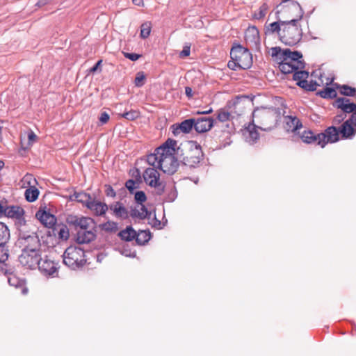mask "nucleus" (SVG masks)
Wrapping results in <instances>:
<instances>
[{
    "label": "nucleus",
    "mask_w": 356,
    "mask_h": 356,
    "mask_svg": "<svg viewBox=\"0 0 356 356\" xmlns=\"http://www.w3.org/2000/svg\"><path fill=\"white\" fill-rule=\"evenodd\" d=\"M286 11H296L298 14L296 18L290 20H286L283 22L284 26L280 33V41L289 46H293L298 44L302 35L300 26L298 22L302 19L304 11L300 5L297 1H292L284 6Z\"/></svg>",
    "instance_id": "1"
},
{
    "label": "nucleus",
    "mask_w": 356,
    "mask_h": 356,
    "mask_svg": "<svg viewBox=\"0 0 356 356\" xmlns=\"http://www.w3.org/2000/svg\"><path fill=\"white\" fill-rule=\"evenodd\" d=\"M203 156L202 148L196 142L186 141L177 147V157L179 162L191 168L197 167Z\"/></svg>",
    "instance_id": "2"
},
{
    "label": "nucleus",
    "mask_w": 356,
    "mask_h": 356,
    "mask_svg": "<svg viewBox=\"0 0 356 356\" xmlns=\"http://www.w3.org/2000/svg\"><path fill=\"white\" fill-rule=\"evenodd\" d=\"M300 138L305 143H315L324 147L327 143H336L339 140V131L336 127L331 126L327 127L325 132L316 134L311 130H305L302 133Z\"/></svg>",
    "instance_id": "3"
},
{
    "label": "nucleus",
    "mask_w": 356,
    "mask_h": 356,
    "mask_svg": "<svg viewBox=\"0 0 356 356\" xmlns=\"http://www.w3.org/2000/svg\"><path fill=\"white\" fill-rule=\"evenodd\" d=\"M280 114L277 108H256L252 113V124L257 123V127L264 131H270L275 126Z\"/></svg>",
    "instance_id": "4"
},
{
    "label": "nucleus",
    "mask_w": 356,
    "mask_h": 356,
    "mask_svg": "<svg viewBox=\"0 0 356 356\" xmlns=\"http://www.w3.org/2000/svg\"><path fill=\"white\" fill-rule=\"evenodd\" d=\"M17 244L22 250L40 251V241L35 230L25 223L19 229Z\"/></svg>",
    "instance_id": "5"
},
{
    "label": "nucleus",
    "mask_w": 356,
    "mask_h": 356,
    "mask_svg": "<svg viewBox=\"0 0 356 356\" xmlns=\"http://www.w3.org/2000/svg\"><path fill=\"white\" fill-rule=\"evenodd\" d=\"M63 264L72 270L83 266L86 260L83 249L76 246H70L63 254Z\"/></svg>",
    "instance_id": "6"
},
{
    "label": "nucleus",
    "mask_w": 356,
    "mask_h": 356,
    "mask_svg": "<svg viewBox=\"0 0 356 356\" xmlns=\"http://www.w3.org/2000/svg\"><path fill=\"white\" fill-rule=\"evenodd\" d=\"M271 56L275 58L282 59V60H287L291 63H295L296 67L304 69L305 63L301 60L302 54L298 51H292L289 49H282L280 47H272Z\"/></svg>",
    "instance_id": "7"
},
{
    "label": "nucleus",
    "mask_w": 356,
    "mask_h": 356,
    "mask_svg": "<svg viewBox=\"0 0 356 356\" xmlns=\"http://www.w3.org/2000/svg\"><path fill=\"white\" fill-rule=\"evenodd\" d=\"M232 60H236L238 68L248 69L252 65V58L250 51L240 44L234 46L230 51Z\"/></svg>",
    "instance_id": "8"
},
{
    "label": "nucleus",
    "mask_w": 356,
    "mask_h": 356,
    "mask_svg": "<svg viewBox=\"0 0 356 356\" xmlns=\"http://www.w3.org/2000/svg\"><path fill=\"white\" fill-rule=\"evenodd\" d=\"M144 181L150 187L154 188L156 194L162 195L165 191V182L161 180L160 174L154 168H147L143 172Z\"/></svg>",
    "instance_id": "9"
},
{
    "label": "nucleus",
    "mask_w": 356,
    "mask_h": 356,
    "mask_svg": "<svg viewBox=\"0 0 356 356\" xmlns=\"http://www.w3.org/2000/svg\"><path fill=\"white\" fill-rule=\"evenodd\" d=\"M67 222L70 225H73L76 231L96 229V222L89 217L69 216L67 218Z\"/></svg>",
    "instance_id": "10"
},
{
    "label": "nucleus",
    "mask_w": 356,
    "mask_h": 356,
    "mask_svg": "<svg viewBox=\"0 0 356 356\" xmlns=\"http://www.w3.org/2000/svg\"><path fill=\"white\" fill-rule=\"evenodd\" d=\"M40 252L38 250L33 252L32 250H22V253L19 257V263L27 268H35L40 257Z\"/></svg>",
    "instance_id": "11"
},
{
    "label": "nucleus",
    "mask_w": 356,
    "mask_h": 356,
    "mask_svg": "<svg viewBox=\"0 0 356 356\" xmlns=\"http://www.w3.org/2000/svg\"><path fill=\"white\" fill-rule=\"evenodd\" d=\"M159 163V170L169 175L175 174L179 165V161L176 155L174 156L161 158Z\"/></svg>",
    "instance_id": "12"
},
{
    "label": "nucleus",
    "mask_w": 356,
    "mask_h": 356,
    "mask_svg": "<svg viewBox=\"0 0 356 356\" xmlns=\"http://www.w3.org/2000/svg\"><path fill=\"white\" fill-rule=\"evenodd\" d=\"M177 141L168 138L163 145L155 149L161 158L177 156Z\"/></svg>",
    "instance_id": "13"
},
{
    "label": "nucleus",
    "mask_w": 356,
    "mask_h": 356,
    "mask_svg": "<svg viewBox=\"0 0 356 356\" xmlns=\"http://www.w3.org/2000/svg\"><path fill=\"white\" fill-rule=\"evenodd\" d=\"M284 6H283L281 10H277L275 12L276 18L277 19V22H274L270 23L268 24L265 25V34L266 35H273L277 33L280 38V33H282V29L284 26L283 22H286V21H282L280 19V14L281 12L286 11L284 9Z\"/></svg>",
    "instance_id": "14"
},
{
    "label": "nucleus",
    "mask_w": 356,
    "mask_h": 356,
    "mask_svg": "<svg viewBox=\"0 0 356 356\" xmlns=\"http://www.w3.org/2000/svg\"><path fill=\"white\" fill-rule=\"evenodd\" d=\"M37 266L41 273L45 275L54 276L55 273H57V264L54 263V261L49 259L47 257L41 258L40 257Z\"/></svg>",
    "instance_id": "15"
},
{
    "label": "nucleus",
    "mask_w": 356,
    "mask_h": 356,
    "mask_svg": "<svg viewBox=\"0 0 356 356\" xmlns=\"http://www.w3.org/2000/svg\"><path fill=\"white\" fill-rule=\"evenodd\" d=\"M214 124V120L211 117L195 118V130L197 133H205L209 131Z\"/></svg>",
    "instance_id": "16"
},
{
    "label": "nucleus",
    "mask_w": 356,
    "mask_h": 356,
    "mask_svg": "<svg viewBox=\"0 0 356 356\" xmlns=\"http://www.w3.org/2000/svg\"><path fill=\"white\" fill-rule=\"evenodd\" d=\"M97 229L77 230L76 241L79 244L89 243L95 239Z\"/></svg>",
    "instance_id": "17"
},
{
    "label": "nucleus",
    "mask_w": 356,
    "mask_h": 356,
    "mask_svg": "<svg viewBox=\"0 0 356 356\" xmlns=\"http://www.w3.org/2000/svg\"><path fill=\"white\" fill-rule=\"evenodd\" d=\"M87 208L90 209L95 216H104L108 209V205L104 202L97 201L92 198L90 202H88Z\"/></svg>",
    "instance_id": "18"
},
{
    "label": "nucleus",
    "mask_w": 356,
    "mask_h": 356,
    "mask_svg": "<svg viewBox=\"0 0 356 356\" xmlns=\"http://www.w3.org/2000/svg\"><path fill=\"white\" fill-rule=\"evenodd\" d=\"M108 209L113 212V214L117 218L125 220L129 218V211L124 206L123 203L120 201H117L109 204Z\"/></svg>",
    "instance_id": "19"
},
{
    "label": "nucleus",
    "mask_w": 356,
    "mask_h": 356,
    "mask_svg": "<svg viewBox=\"0 0 356 356\" xmlns=\"http://www.w3.org/2000/svg\"><path fill=\"white\" fill-rule=\"evenodd\" d=\"M336 106L340 108L345 114L354 113L356 111V104L350 102L349 99L339 97L336 100Z\"/></svg>",
    "instance_id": "20"
},
{
    "label": "nucleus",
    "mask_w": 356,
    "mask_h": 356,
    "mask_svg": "<svg viewBox=\"0 0 356 356\" xmlns=\"http://www.w3.org/2000/svg\"><path fill=\"white\" fill-rule=\"evenodd\" d=\"M352 120H346L341 127L339 129V134L341 135L342 138L347 139L351 138L356 133V129L353 127Z\"/></svg>",
    "instance_id": "21"
},
{
    "label": "nucleus",
    "mask_w": 356,
    "mask_h": 356,
    "mask_svg": "<svg viewBox=\"0 0 356 356\" xmlns=\"http://www.w3.org/2000/svg\"><path fill=\"white\" fill-rule=\"evenodd\" d=\"M36 217L40 222L47 227H52L56 223V218L54 215L45 211H38Z\"/></svg>",
    "instance_id": "22"
},
{
    "label": "nucleus",
    "mask_w": 356,
    "mask_h": 356,
    "mask_svg": "<svg viewBox=\"0 0 356 356\" xmlns=\"http://www.w3.org/2000/svg\"><path fill=\"white\" fill-rule=\"evenodd\" d=\"M24 214V209L19 206H7L5 202L4 216L21 220Z\"/></svg>",
    "instance_id": "23"
},
{
    "label": "nucleus",
    "mask_w": 356,
    "mask_h": 356,
    "mask_svg": "<svg viewBox=\"0 0 356 356\" xmlns=\"http://www.w3.org/2000/svg\"><path fill=\"white\" fill-rule=\"evenodd\" d=\"M141 207L140 209H137L136 207L131 208L130 216L133 218H138L140 220H143L145 218L149 219L151 217V212H149L147 207L143 204H140Z\"/></svg>",
    "instance_id": "24"
},
{
    "label": "nucleus",
    "mask_w": 356,
    "mask_h": 356,
    "mask_svg": "<svg viewBox=\"0 0 356 356\" xmlns=\"http://www.w3.org/2000/svg\"><path fill=\"white\" fill-rule=\"evenodd\" d=\"M193 128L195 129V118L186 119L178 124V127L174 129L173 134L176 135L180 131L184 134H188Z\"/></svg>",
    "instance_id": "25"
},
{
    "label": "nucleus",
    "mask_w": 356,
    "mask_h": 356,
    "mask_svg": "<svg viewBox=\"0 0 356 356\" xmlns=\"http://www.w3.org/2000/svg\"><path fill=\"white\" fill-rule=\"evenodd\" d=\"M302 127V122L297 117L291 115L286 117V128L288 131L295 132Z\"/></svg>",
    "instance_id": "26"
},
{
    "label": "nucleus",
    "mask_w": 356,
    "mask_h": 356,
    "mask_svg": "<svg viewBox=\"0 0 356 356\" xmlns=\"http://www.w3.org/2000/svg\"><path fill=\"white\" fill-rule=\"evenodd\" d=\"M275 60L279 64V69L283 74H290L299 70L298 67H296L295 63H291L287 60L282 61V59L275 58Z\"/></svg>",
    "instance_id": "27"
},
{
    "label": "nucleus",
    "mask_w": 356,
    "mask_h": 356,
    "mask_svg": "<svg viewBox=\"0 0 356 356\" xmlns=\"http://www.w3.org/2000/svg\"><path fill=\"white\" fill-rule=\"evenodd\" d=\"M245 39L246 41H250L255 45L259 42V30L255 26L249 27L245 32Z\"/></svg>",
    "instance_id": "28"
},
{
    "label": "nucleus",
    "mask_w": 356,
    "mask_h": 356,
    "mask_svg": "<svg viewBox=\"0 0 356 356\" xmlns=\"http://www.w3.org/2000/svg\"><path fill=\"white\" fill-rule=\"evenodd\" d=\"M8 282L9 284L15 288H22V293L26 294L28 289L25 286V282L24 280H21L15 275H11L8 277Z\"/></svg>",
    "instance_id": "29"
},
{
    "label": "nucleus",
    "mask_w": 356,
    "mask_h": 356,
    "mask_svg": "<svg viewBox=\"0 0 356 356\" xmlns=\"http://www.w3.org/2000/svg\"><path fill=\"white\" fill-rule=\"evenodd\" d=\"M118 236L123 241H131L136 239V232L131 226H128L118 233Z\"/></svg>",
    "instance_id": "30"
},
{
    "label": "nucleus",
    "mask_w": 356,
    "mask_h": 356,
    "mask_svg": "<svg viewBox=\"0 0 356 356\" xmlns=\"http://www.w3.org/2000/svg\"><path fill=\"white\" fill-rule=\"evenodd\" d=\"M10 238V230L7 225L0 222V248L3 247Z\"/></svg>",
    "instance_id": "31"
},
{
    "label": "nucleus",
    "mask_w": 356,
    "mask_h": 356,
    "mask_svg": "<svg viewBox=\"0 0 356 356\" xmlns=\"http://www.w3.org/2000/svg\"><path fill=\"white\" fill-rule=\"evenodd\" d=\"M39 193V190L35 186H31L25 191V199L29 202H33L38 199Z\"/></svg>",
    "instance_id": "32"
},
{
    "label": "nucleus",
    "mask_w": 356,
    "mask_h": 356,
    "mask_svg": "<svg viewBox=\"0 0 356 356\" xmlns=\"http://www.w3.org/2000/svg\"><path fill=\"white\" fill-rule=\"evenodd\" d=\"M151 238V232L149 230H140L136 233V241L137 244L142 245L147 243Z\"/></svg>",
    "instance_id": "33"
},
{
    "label": "nucleus",
    "mask_w": 356,
    "mask_h": 356,
    "mask_svg": "<svg viewBox=\"0 0 356 356\" xmlns=\"http://www.w3.org/2000/svg\"><path fill=\"white\" fill-rule=\"evenodd\" d=\"M99 227L106 232H115L118 229V224L114 221L108 220L99 225Z\"/></svg>",
    "instance_id": "34"
},
{
    "label": "nucleus",
    "mask_w": 356,
    "mask_h": 356,
    "mask_svg": "<svg viewBox=\"0 0 356 356\" xmlns=\"http://www.w3.org/2000/svg\"><path fill=\"white\" fill-rule=\"evenodd\" d=\"M159 160L160 156L157 154L156 152H154V153L147 155V162L149 165H152L154 168L159 169Z\"/></svg>",
    "instance_id": "35"
},
{
    "label": "nucleus",
    "mask_w": 356,
    "mask_h": 356,
    "mask_svg": "<svg viewBox=\"0 0 356 356\" xmlns=\"http://www.w3.org/2000/svg\"><path fill=\"white\" fill-rule=\"evenodd\" d=\"M318 94L325 99H332L337 97V91L330 87H326L323 90L318 92Z\"/></svg>",
    "instance_id": "36"
},
{
    "label": "nucleus",
    "mask_w": 356,
    "mask_h": 356,
    "mask_svg": "<svg viewBox=\"0 0 356 356\" xmlns=\"http://www.w3.org/2000/svg\"><path fill=\"white\" fill-rule=\"evenodd\" d=\"M253 128L252 130L248 129V136H246V140L250 143H255L259 136V133L257 132V129H258L255 124H252ZM250 127V125L249 126ZM250 129V127H248Z\"/></svg>",
    "instance_id": "37"
},
{
    "label": "nucleus",
    "mask_w": 356,
    "mask_h": 356,
    "mask_svg": "<svg viewBox=\"0 0 356 356\" xmlns=\"http://www.w3.org/2000/svg\"><path fill=\"white\" fill-rule=\"evenodd\" d=\"M297 85L308 91H314L316 90V86H319L316 81H310L309 82L307 81H300V83H297Z\"/></svg>",
    "instance_id": "38"
},
{
    "label": "nucleus",
    "mask_w": 356,
    "mask_h": 356,
    "mask_svg": "<svg viewBox=\"0 0 356 356\" xmlns=\"http://www.w3.org/2000/svg\"><path fill=\"white\" fill-rule=\"evenodd\" d=\"M309 76V72L305 70H296L293 72V79L296 81L297 83H300V81H307V79Z\"/></svg>",
    "instance_id": "39"
},
{
    "label": "nucleus",
    "mask_w": 356,
    "mask_h": 356,
    "mask_svg": "<svg viewBox=\"0 0 356 356\" xmlns=\"http://www.w3.org/2000/svg\"><path fill=\"white\" fill-rule=\"evenodd\" d=\"M340 93L345 96L355 97L356 96V88L348 85H342L340 87Z\"/></svg>",
    "instance_id": "40"
},
{
    "label": "nucleus",
    "mask_w": 356,
    "mask_h": 356,
    "mask_svg": "<svg viewBox=\"0 0 356 356\" xmlns=\"http://www.w3.org/2000/svg\"><path fill=\"white\" fill-rule=\"evenodd\" d=\"M268 6L267 3H264L259 8L258 11H255L253 14V18L255 19H261L266 15Z\"/></svg>",
    "instance_id": "41"
},
{
    "label": "nucleus",
    "mask_w": 356,
    "mask_h": 356,
    "mask_svg": "<svg viewBox=\"0 0 356 356\" xmlns=\"http://www.w3.org/2000/svg\"><path fill=\"white\" fill-rule=\"evenodd\" d=\"M151 32V23L146 22L140 26V35L142 38L145 39L149 37Z\"/></svg>",
    "instance_id": "42"
},
{
    "label": "nucleus",
    "mask_w": 356,
    "mask_h": 356,
    "mask_svg": "<svg viewBox=\"0 0 356 356\" xmlns=\"http://www.w3.org/2000/svg\"><path fill=\"white\" fill-rule=\"evenodd\" d=\"M92 197L90 194L84 192H79L78 202L83 204V206L87 207L88 202H90Z\"/></svg>",
    "instance_id": "43"
},
{
    "label": "nucleus",
    "mask_w": 356,
    "mask_h": 356,
    "mask_svg": "<svg viewBox=\"0 0 356 356\" xmlns=\"http://www.w3.org/2000/svg\"><path fill=\"white\" fill-rule=\"evenodd\" d=\"M145 75L143 72H138L136 74L134 84L136 87H142L145 84Z\"/></svg>",
    "instance_id": "44"
},
{
    "label": "nucleus",
    "mask_w": 356,
    "mask_h": 356,
    "mask_svg": "<svg viewBox=\"0 0 356 356\" xmlns=\"http://www.w3.org/2000/svg\"><path fill=\"white\" fill-rule=\"evenodd\" d=\"M229 117L230 113L228 111H225V109H220L218 111L217 119L221 122H224L229 120Z\"/></svg>",
    "instance_id": "45"
},
{
    "label": "nucleus",
    "mask_w": 356,
    "mask_h": 356,
    "mask_svg": "<svg viewBox=\"0 0 356 356\" xmlns=\"http://www.w3.org/2000/svg\"><path fill=\"white\" fill-rule=\"evenodd\" d=\"M134 200L136 202L139 204H142L143 203H144L147 200V197L145 192L142 191H136L135 193Z\"/></svg>",
    "instance_id": "46"
},
{
    "label": "nucleus",
    "mask_w": 356,
    "mask_h": 356,
    "mask_svg": "<svg viewBox=\"0 0 356 356\" xmlns=\"http://www.w3.org/2000/svg\"><path fill=\"white\" fill-rule=\"evenodd\" d=\"M125 186L130 193H134V190L139 187V183L134 179H129L126 181Z\"/></svg>",
    "instance_id": "47"
},
{
    "label": "nucleus",
    "mask_w": 356,
    "mask_h": 356,
    "mask_svg": "<svg viewBox=\"0 0 356 356\" xmlns=\"http://www.w3.org/2000/svg\"><path fill=\"white\" fill-rule=\"evenodd\" d=\"M177 197V193L175 188H172L169 191L165 198V200L168 202H172Z\"/></svg>",
    "instance_id": "48"
},
{
    "label": "nucleus",
    "mask_w": 356,
    "mask_h": 356,
    "mask_svg": "<svg viewBox=\"0 0 356 356\" xmlns=\"http://www.w3.org/2000/svg\"><path fill=\"white\" fill-rule=\"evenodd\" d=\"M58 237L63 240H67L70 236L69 231L66 227H62L58 231Z\"/></svg>",
    "instance_id": "49"
},
{
    "label": "nucleus",
    "mask_w": 356,
    "mask_h": 356,
    "mask_svg": "<svg viewBox=\"0 0 356 356\" xmlns=\"http://www.w3.org/2000/svg\"><path fill=\"white\" fill-rule=\"evenodd\" d=\"M138 116V113L136 111H131L122 114V117L129 120H134Z\"/></svg>",
    "instance_id": "50"
},
{
    "label": "nucleus",
    "mask_w": 356,
    "mask_h": 356,
    "mask_svg": "<svg viewBox=\"0 0 356 356\" xmlns=\"http://www.w3.org/2000/svg\"><path fill=\"white\" fill-rule=\"evenodd\" d=\"M104 188H105L104 193L107 197H113V198L115 197L116 193L111 185L106 184L104 186Z\"/></svg>",
    "instance_id": "51"
},
{
    "label": "nucleus",
    "mask_w": 356,
    "mask_h": 356,
    "mask_svg": "<svg viewBox=\"0 0 356 356\" xmlns=\"http://www.w3.org/2000/svg\"><path fill=\"white\" fill-rule=\"evenodd\" d=\"M191 53V44H186L181 51L179 53L180 58H186L190 55Z\"/></svg>",
    "instance_id": "52"
},
{
    "label": "nucleus",
    "mask_w": 356,
    "mask_h": 356,
    "mask_svg": "<svg viewBox=\"0 0 356 356\" xmlns=\"http://www.w3.org/2000/svg\"><path fill=\"white\" fill-rule=\"evenodd\" d=\"M37 136L33 131H30L28 133V143L27 146L25 148H27L31 146L36 140Z\"/></svg>",
    "instance_id": "53"
},
{
    "label": "nucleus",
    "mask_w": 356,
    "mask_h": 356,
    "mask_svg": "<svg viewBox=\"0 0 356 356\" xmlns=\"http://www.w3.org/2000/svg\"><path fill=\"white\" fill-rule=\"evenodd\" d=\"M124 56L126 58H128L132 61H136L141 57L140 54L129 52H124Z\"/></svg>",
    "instance_id": "54"
},
{
    "label": "nucleus",
    "mask_w": 356,
    "mask_h": 356,
    "mask_svg": "<svg viewBox=\"0 0 356 356\" xmlns=\"http://www.w3.org/2000/svg\"><path fill=\"white\" fill-rule=\"evenodd\" d=\"M346 118V114L344 113H341L340 114H337L332 120V122L334 124H339L341 122L344 120V119Z\"/></svg>",
    "instance_id": "55"
},
{
    "label": "nucleus",
    "mask_w": 356,
    "mask_h": 356,
    "mask_svg": "<svg viewBox=\"0 0 356 356\" xmlns=\"http://www.w3.org/2000/svg\"><path fill=\"white\" fill-rule=\"evenodd\" d=\"M110 118V115L107 112H102L101 113L99 120L101 122L102 124H104L108 122V120Z\"/></svg>",
    "instance_id": "56"
},
{
    "label": "nucleus",
    "mask_w": 356,
    "mask_h": 356,
    "mask_svg": "<svg viewBox=\"0 0 356 356\" xmlns=\"http://www.w3.org/2000/svg\"><path fill=\"white\" fill-rule=\"evenodd\" d=\"M23 181L26 182L30 186H33L32 184H36V179L33 177L32 175L31 174H26L24 178Z\"/></svg>",
    "instance_id": "57"
},
{
    "label": "nucleus",
    "mask_w": 356,
    "mask_h": 356,
    "mask_svg": "<svg viewBox=\"0 0 356 356\" xmlns=\"http://www.w3.org/2000/svg\"><path fill=\"white\" fill-rule=\"evenodd\" d=\"M227 66L229 69L232 70H236L237 68H238V64L236 63V60H230L228 62Z\"/></svg>",
    "instance_id": "58"
},
{
    "label": "nucleus",
    "mask_w": 356,
    "mask_h": 356,
    "mask_svg": "<svg viewBox=\"0 0 356 356\" xmlns=\"http://www.w3.org/2000/svg\"><path fill=\"white\" fill-rule=\"evenodd\" d=\"M102 62V60H98V61L96 63V64H95L93 67H92L90 69V72H92V73L95 72L98 70V68L99 67V66L101 65Z\"/></svg>",
    "instance_id": "59"
},
{
    "label": "nucleus",
    "mask_w": 356,
    "mask_h": 356,
    "mask_svg": "<svg viewBox=\"0 0 356 356\" xmlns=\"http://www.w3.org/2000/svg\"><path fill=\"white\" fill-rule=\"evenodd\" d=\"M185 94L188 98H191L193 97V90L191 87H186L185 88Z\"/></svg>",
    "instance_id": "60"
},
{
    "label": "nucleus",
    "mask_w": 356,
    "mask_h": 356,
    "mask_svg": "<svg viewBox=\"0 0 356 356\" xmlns=\"http://www.w3.org/2000/svg\"><path fill=\"white\" fill-rule=\"evenodd\" d=\"M213 112V109L211 108H210L208 110H204V111H197V114H200V115H207V114H210Z\"/></svg>",
    "instance_id": "61"
},
{
    "label": "nucleus",
    "mask_w": 356,
    "mask_h": 356,
    "mask_svg": "<svg viewBox=\"0 0 356 356\" xmlns=\"http://www.w3.org/2000/svg\"><path fill=\"white\" fill-rule=\"evenodd\" d=\"M5 202L0 201V217L4 216Z\"/></svg>",
    "instance_id": "62"
},
{
    "label": "nucleus",
    "mask_w": 356,
    "mask_h": 356,
    "mask_svg": "<svg viewBox=\"0 0 356 356\" xmlns=\"http://www.w3.org/2000/svg\"><path fill=\"white\" fill-rule=\"evenodd\" d=\"M78 195L79 192H74L72 195L70 196V200L78 202Z\"/></svg>",
    "instance_id": "63"
},
{
    "label": "nucleus",
    "mask_w": 356,
    "mask_h": 356,
    "mask_svg": "<svg viewBox=\"0 0 356 356\" xmlns=\"http://www.w3.org/2000/svg\"><path fill=\"white\" fill-rule=\"evenodd\" d=\"M133 3L138 6H143V0H132Z\"/></svg>",
    "instance_id": "64"
}]
</instances>
